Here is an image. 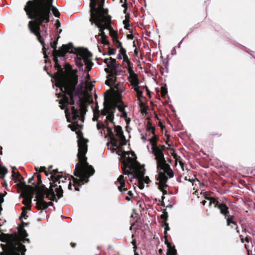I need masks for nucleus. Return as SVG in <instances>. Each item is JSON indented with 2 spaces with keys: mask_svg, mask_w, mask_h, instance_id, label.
Segmentation results:
<instances>
[{
  "mask_svg": "<svg viewBox=\"0 0 255 255\" xmlns=\"http://www.w3.org/2000/svg\"><path fill=\"white\" fill-rule=\"evenodd\" d=\"M167 94V90L166 89H162L161 94H162V96L165 97Z\"/></svg>",
  "mask_w": 255,
  "mask_h": 255,
  "instance_id": "39",
  "label": "nucleus"
},
{
  "mask_svg": "<svg viewBox=\"0 0 255 255\" xmlns=\"http://www.w3.org/2000/svg\"><path fill=\"white\" fill-rule=\"evenodd\" d=\"M122 91V90H120V91L119 89H117L118 102L120 104V105L118 106H117V108L119 111L122 114V117H123L124 119H126L127 118V114L125 110V106L123 101L121 100Z\"/></svg>",
  "mask_w": 255,
  "mask_h": 255,
  "instance_id": "17",
  "label": "nucleus"
},
{
  "mask_svg": "<svg viewBox=\"0 0 255 255\" xmlns=\"http://www.w3.org/2000/svg\"><path fill=\"white\" fill-rule=\"evenodd\" d=\"M126 199L127 200H128V201H130V198L129 197H128V196H127V197H126Z\"/></svg>",
  "mask_w": 255,
  "mask_h": 255,
  "instance_id": "64",
  "label": "nucleus"
},
{
  "mask_svg": "<svg viewBox=\"0 0 255 255\" xmlns=\"http://www.w3.org/2000/svg\"><path fill=\"white\" fill-rule=\"evenodd\" d=\"M160 218L162 219L165 223L167 221L168 219V213L165 210H164L163 214L160 216Z\"/></svg>",
  "mask_w": 255,
  "mask_h": 255,
  "instance_id": "27",
  "label": "nucleus"
},
{
  "mask_svg": "<svg viewBox=\"0 0 255 255\" xmlns=\"http://www.w3.org/2000/svg\"><path fill=\"white\" fill-rule=\"evenodd\" d=\"M158 177L157 178V180L159 181V183L158 184V189L161 191L164 190L165 188L167 187L166 185V182L168 180V175L167 172L165 170H158Z\"/></svg>",
  "mask_w": 255,
  "mask_h": 255,
  "instance_id": "15",
  "label": "nucleus"
},
{
  "mask_svg": "<svg viewBox=\"0 0 255 255\" xmlns=\"http://www.w3.org/2000/svg\"><path fill=\"white\" fill-rule=\"evenodd\" d=\"M45 169H46L45 167H44V166H41V167H40V168L39 171H40V172H44L45 173L46 175H47V172H46V171L45 170Z\"/></svg>",
  "mask_w": 255,
  "mask_h": 255,
  "instance_id": "43",
  "label": "nucleus"
},
{
  "mask_svg": "<svg viewBox=\"0 0 255 255\" xmlns=\"http://www.w3.org/2000/svg\"><path fill=\"white\" fill-rule=\"evenodd\" d=\"M53 0H30L27 1L24 10L27 16H60L58 9L52 4Z\"/></svg>",
  "mask_w": 255,
  "mask_h": 255,
  "instance_id": "4",
  "label": "nucleus"
},
{
  "mask_svg": "<svg viewBox=\"0 0 255 255\" xmlns=\"http://www.w3.org/2000/svg\"><path fill=\"white\" fill-rule=\"evenodd\" d=\"M128 73L129 74V75L134 78L135 84L136 85H137L139 84V83L136 77V75L134 73V71L131 69H128Z\"/></svg>",
  "mask_w": 255,
  "mask_h": 255,
  "instance_id": "20",
  "label": "nucleus"
},
{
  "mask_svg": "<svg viewBox=\"0 0 255 255\" xmlns=\"http://www.w3.org/2000/svg\"><path fill=\"white\" fill-rule=\"evenodd\" d=\"M99 118V112L98 113H96V112H94V118L93 119V121H97Z\"/></svg>",
  "mask_w": 255,
  "mask_h": 255,
  "instance_id": "34",
  "label": "nucleus"
},
{
  "mask_svg": "<svg viewBox=\"0 0 255 255\" xmlns=\"http://www.w3.org/2000/svg\"><path fill=\"white\" fill-rule=\"evenodd\" d=\"M156 138L155 137V135L153 136L151 138H149L148 139V141H149L150 143L151 144L152 146V148H153L156 146H157V144L156 142Z\"/></svg>",
  "mask_w": 255,
  "mask_h": 255,
  "instance_id": "23",
  "label": "nucleus"
},
{
  "mask_svg": "<svg viewBox=\"0 0 255 255\" xmlns=\"http://www.w3.org/2000/svg\"><path fill=\"white\" fill-rule=\"evenodd\" d=\"M56 86L59 88L62 94V99L59 101V107L65 109L68 122L71 123L68 127L72 130L81 129L84 121L85 107L82 104L81 96L83 94L84 82L83 80L77 86V75L69 78L63 75L57 80Z\"/></svg>",
  "mask_w": 255,
  "mask_h": 255,
  "instance_id": "1",
  "label": "nucleus"
},
{
  "mask_svg": "<svg viewBox=\"0 0 255 255\" xmlns=\"http://www.w3.org/2000/svg\"><path fill=\"white\" fill-rule=\"evenodd\" d=\"M143 187H144V184L143 183H141V184H139V188L140 189L143 188Z\"/></svg>",
  "mask_w": 255,
  "mask_h": 255,
  "instance_id": "59",
  "label": "nucleus"
},
{
  "mask_svg": "<svg viewBox=\"0 0 255 255\" xmlns=\"http://www.w3.org/2000/svg\"><path fill=\"white\" fill-rule=\"evenodd\" d=\"M165 244L167 245L168 248H171V245L168 243L167 239L166 238L165 239Z\"/></svg>",
  "mask_w": 255,
  "mask_h": 255,
  "instance_id": "48",
  "label": "nucleus"
},
{
  "mask_svg": "<svg viewBox=\"0 0 255 255\" xmlns=\"http://www.w3.org/2000/svg\"><path fill=\"white\" fill-rule=\"evenodd\" d=\"M107 73V78L105 83L110 86H114L118 89L117 86L118 76H123L125 72L124 68L119 63H117L115 59H111V62L107 68L105 69Z\"/></svg>",
  "mask_w": 255,
  "mask_h": 255,
  "instance_id": "6",
  "label": "nucleus"
},
{
  "mask_svg": "<svg viewBox=\"0 0 255 255\" xmlns=\"http://www.w3.org/2000/svg\"><path fill=\"white\" fill-rule=\"evenodd\" d=\"M175 53H176L175 49V48H174L173 50H172L171 53H172V54H175Z\"/></svg>",
  "mask_w": 255,
  "mask_h": 255,
  "instance_id": "61",
  "label": "nucleus"
},
{
  "mask_svg": "<svg viewBox=\"0 0 255 255\" xmlns=\"http://www.w3.org/2000/svg\"><path fill=\"white\" fill-rule=\"evenodd\" d=\"M21 235L22 236H23V237H24V238H26V237L28 236V234H27V233H26V231L25 230H23L21 231Z\"/></svg>",
  "mask_w": 255,
  "mask_h": 255,
  "instance_id": "41",
  "label": "nucleus"
},
{
  "mask_svg": "<svg viewBox=\"0 0 255 255\" xmlns=\"http://www.w3.org/2000/svg\"><path fill=\"white\" fill-rule=\"evenodd\" d=\"M228 218H230V220H232V219H233L234 216H229Z\"/></svg>",
  "mask_w": 255,
  "mask_h": 255,
  "instance_id": "63",
  "label": "nucleus"
},
{
  "mask_svg": "<svg viewBox=\"0 0 255 255\" xmlns=\"http://www.w3.org/2000/svg\"><path fill=\"white\" fill-rule=\"evenodd\" d=\"M213 198L214 197H208V196H207L205 197V198L206 200L209 201L210 202L213 200Z\"/></svg>",
  "mask_w": 255,
  "mask_h": 255,
  "instance_id": "46",
  "label": "nucleus"
},
{
  "mask_svg": "<svg viewBox=\"0 0 255 255\" xmlns=\"http://www.w3.org/2000/svg\"><path fill=\"white\" fill-rule=\"evenodd\" d=\"M55 26H56V28H57V29H58L59 27H60L61 24H60V21H59V20L57 19V20H56V22H55Z\"/></svg>",
  "mask_w": 255,
  "mask_h": 255,
  "instance_id": "42",
  "label": "nucleus"
},
{
  "mask_svg": "<svg viewBox=\"0 0 255 255\" xmlns=\"http://www.w3.org/2000/svg\"><path fill=\"white\" fill-rule=\"evenodd\" d=\"M131 244L133 246V249H134V251L136 249V242L135 240H132V241L131 242Z\"/></svg>",
  "mask_w": 255,
  "mask_h": 255,
  "instance_id": "40",
  "label": "nucleus"
},
{
  "mask_svg": "<svg viewBox=\"0 0 255 255\" xmlns=\"http://www.w3.org/2000/svg\"><path fill=\"white\" fill-rule=\"evenodd\" d=\"M176 254L177 251L175 247H173L172 249H169L167 252V255H176Z\"/></svg>",
  "mask_w": 255,
  "mask_h": 255,
  "instance_id": "26",
  "label": "nucleus"
},
{
  "mask_svg": "<svg viewBox=\"0 0 255 255\" xmlns=\"http://www.w3.org/2000/svg\"><path fill=\"white\" fill-rule=\"evenodd\" d=\"M78 55L79 56H77L75 58L76 65L79 68L80 70L83 71V64H85L84 72L86 71L87 72L85 77L86 82H88L90 80V75L88 73L93 65V63L90 59L92 56V54L87 49H81Z\"/></svg>",
  "mask_w": 255,
  "mask_h": 255,
  "instance_id": "10",
  "label": "nucleus"
},
{
  "mask_svg": "<svg viewBox=\"0 0 255 255\" xmlns=\"http://www.w3.org/2000/svg\"><path fill=\"white\" fill-rule=\"evenodd\" d=\"M57 44V40L56 41H51L50 45L52 48L53 49L52 51V55L53 56V60L55 62V66L57 70L62 71L61 66L59 64L58 58L59 56L64 57L65 54L67 53H73L77 54L76 57L79 56V52L81 49H78L75 48L72 43H69L68 44L63 45L62 47H60L58 50L57 49L56 45Z\"/></svg>",
  "mask_w": 255,
  "mask_h": 255,
  "instance_id": "7",
  "label": "nucleus"
},
{
  "mask_svg": "<svg viewBox=\"0 0 255 255\" xmlns=\"http://www.w3.org/2000/svg\"><path fill=\"white\" fill-rule=\"evenodd\" d=\"M115 184L117 186L120 191L123 192L127 191V188H125V181L123 175H120L115 182Z\"/></svg>",
  "mask_w": 255,
  "mask_h": 255,
  "instance_id": "18",
  "label": "nucleus"
},
{
  "mask_svg": "<svg viewBox=\"0 0 255 255\" xmlns=\"http://www.w3.org/2000/svg\"><path fill=\"white\" fill-rule=\"evenodd\" d=\"M232 221L230 220L229 218H228L227 219V226H230V224L232 223V222H231Z\"/></svg>",
  "mask_w": 255,
  "mask_h": 255,
  "instance_id": "47",
  "label": "nucleus"
},
{
  "mask_svg": "<svg viewBox=\"0 0 255 255\" xmlns=\"http://www.w3.org/2000/svg\"><path fill=\"white\" fill-rule=\"evenodd\" d=\"M159 147L161 148V149H162V151L163 152V150L165 149V145H162L160 146Z\"/></svg>",
  "mask_w": 255,
  "mask_h": 255,
  "instance_id": "54",
  "label": "nucleus"
},
{
  "mask_svg": "<svg viewBox=\"0 0 255 255\" xmlns=\"http://www.w3.org/2000/svg\"><path fill=\"white\" fill-rule=\"evenodd\" d=\"M72 184L71 181H69V184H68V188L69 189H71Z\"/></svg>",
  "mask_w": 255,
  "mask_h": 255,
  "instance_id": "56",
  "label": "nucleus"
},
{
  "mask_svg": "<svg viewBox=\"0 0 255 255\" xmlns=\"http://www.w3.org/2000/svg\"><path fill=\"white\" fill-rule=\"evenodd\" d=\"M19 248V252L21 254H23L24 253V252L26 251V249L25 248V247L24 245L20 244L18 246Z\"/></svg>",
  "mask_w": 255,
  "mask_h": 255,
  "instance_id": "28",
  "label": "nucleus"
},
{
  "mask_svg": "<svg viewBox=\"0 0 255 255\" xmlns=\"http://www.w3.org/2000/svg\"><path fill=\"white\" fill-rule=\"evenodd\" d=\"M151 149L152 153L155 156V160L156 161L157 172H158V170H165L169 177L172 178L174 176L173 171L170 166L166 163L162 149L157 145Z\"/></svg>",
  "mask_w": 255,
  "mask_h": 255,
  "instance_id": "12",
  "label": "nucleus"
},
{
  "mask_svg": "<svg viewBox=\"0 0 255 255\" xmlns=\"http://www.w3.org/2000/svg\"><path fill=\"white\" fill-rule=\"evenodd\" d=\"M97 128L98 130H100L102 128L101 133H102L104 132L105 134H106L105 128L107 129V125L105 126L103 123L100 124V123H98L97 124Z\"/></svg>",
  "mask_w": 255,
  "mask_h": 255,
  "instance_id": "21",
  "label": "nucleus"
},
{
  "mask_svg": "<svg viewBox=\"0 0 255 255\" xmlns=\"http://www.w3.org/2000/svg\"><path fill=\"white\" fill-rule=\"evenodd\" d=\"M127 0H120L121 2L123 3V4H122V5L123 7H124L125 8V10H127V5L126 3Z\"/></svg>",
  "mask_w": 255,
  "mask_h": 255,
  "instance_id": "35",
  "label": "nucleus"
},
{
  "mask_svg": "<svg viewBox=\"0 0 255 255\" xmlns=\"http://www.w3.org/2000/svg\"><path fill=\"white\" fill-rule=\"evenodd\" d=\"M126 19L123 21V23L125 25V28L127 29L130 30V25L129 24V18L130 17H125Z\"/></svg>",
  "mask_w": 255,
  "mask_h": 255,
  "instance_id": "24",
  "label": "nucleus"
},
{
  "mask_svg": "<svg viewBox=\"0 0 255 255\" xmlns=\"http://www.w3.org/2000/svg\"><path fill=\"white\" fill-rule=\"evenodd\" d=\"M111 59H113V58L110 57V58H106L104 59V62L107 64V66L111 62Z\"/></svg>",
  "mask_w": 255,
  "mask_h": 255,
  "instance_id": "36",
  "label": "nucleus"
},
{
  "mask_svg": "<svg viewBox=\"0 0 255 255\" xmlns=\"http://www.w3.org/2000/svg\"><path fill=\"white\" fill-rule=\"evenodd\" d=\"M213 204L214 207L217 208H221V204L219 203L218 201L215 198L210 202V205Z\"/></svg>",
  "mask_w": 255,
  "mask_h": 255,
  "instance_id": "22",
  "label": "nucleus"
},
{
  "mask_svg": "<svg viewBox=\"0 0 255 255\" xmlns=\"http://www.w3.org/2000/svg\"><path fill=\"white\" fill-rule=\"evenodd\" d=\"M46 205L47 206V208L48 207V206H52L53 205V203L52 202H49V203H47L46 202Z\"/></svg>",
  "mask_w": 255,
  "mask_h": 255,
  "instance_id": "50",
  "label": "nucleus"
},
{
  "mask_svg": "<svg viewBox=\"0 0 255 255\" xmlns=\"http://www.w3.org/2000/svg\"><path fill=\"white\" fill-rule=\"evenodd\" d=\"M128 195L129 196H133V193H132V192L131 191H128Z\"/></svg>",
  "mask_w": 255,
  "mask_h": 255,
  "instance_id": "52",
  "label": "nucleus"
},
{
  "mask_svg": "<svg viewBox=\"0 0 255 255\" xmlns=\"http://www.w3.org/2000/svg\"><path fill=\"white\" fill-rule=\"evenodd\" d=\"M120 53H121V54L123 55V56L124 57H126V58H128V57H127V56L126 55V50L123 47H121V48H120Z\"/></svg>",
  "mask_w": 255,
  "mask_h": 255,
  "instance_id": "33",
  "label": "nucleus"
},
{
  "mask_svg": "<svg viewBox=\"0 0 255 255\" xmlns=\"http://www.w3.org/2000/svg\"><path fill=\"white\" fill-rule=\"evenodd\" d=\"M183 39H182L181 41L179 43L178 45V47L179 48L180 47V45L183 41Z\"/></svg>",
  "mask_w": 255,
  "mask_h": 255,
  "instance_id": "62",
  "label": "nucleus"
},
{
  "mask_svg": "<svg viewBox=\"0 0 255 255\" xmlns=\"http://www.w3.org/2000/svg\"><path fill=\"white\" fill-rule=\"evenodd\" d=\"M33 178H34V177L32 176V177L30 178L29 179H28V183H32L33 185H34V183H32V181L33 180Z\"/></svg>",
  "mask_w": 255,
  "mask_h": 255,
  "instance_id": "49",
  "label": "nucleus"
},
{
  "mask_svg": "<svg viewBox=\"0 0 255 255\" xmlns=\"http://www.w3.org/2000/svg\"><path fill=\"white\" fill-rule=\"evenodd\" d=\"M128 156H125L122 162V168L123 173L128 176L130 174L131 181L132 179H137L139 181L144 179L145 183H148L150 181L148 176L144 177L145 169L140 163L136 160V156L134 152H131L132 157L129 156V154L127 153Z\"/></svg>",
  "mask_w": 255,
  "mask_h": 255,
  "instance_id": "5",
  "label": "nucleus"
},
{
  "mask_svg": "<svg viewBox=\"0 0 255 255\" xmlns=\"http://www.w3.org/2000/svg\"><path fill=\"white\" fill-rule=\"evenodd\" d=\"M164 225L165 226V228L164 233L165 235H166L167 234V231H169L170 230V228L168 226V224L167 223H165Z\"/></svg>",
  "mask_w": 255,
  "mask_h": 255,
  "instance_id": "38",
  "label": "nucleus"
},
{
  "mask_svg": "<svg viewBox=\"0 0 255 255\" xmlns=\"http://www.w3.org/2000/svg\"><path fill=\"white\" fill-rule=\"evenodd\" d=\"M90 16H111L108 9L104 7L105 0H90Z\"/></svg>",
  "mask_w": 255,
  "mask_h": 255,
  "instance_id": "13",
  "label": "nucleus"
},
{
  "mask_svg": "<svg viewBox=\"0 0 255 255\" xmlns=\"http://www.w3.org/2000/svg\"><path fill=\"white\" fill-rule=\"evenodd\" d=\"M147 130L149 131H151L152 134H154L155 128L153 127L151 125H149L147 127Z\"/></svg>",
  "mask_w": 255,
  "mask_h": 255,
  "instance_id": "32",
  "label": "nucleus"
},
{
  "mask_svg": "<svg viewBox=\"0 0 255 255\" xmlns=\"http://www.w3.org/2000/svg\"><path fill=\"white\" fill-rule=\"evenodd\" d=\"M104 104L105 107L101 111V114L106 116L105 122L107 123V135L110 138L113 146L118 147L126 138L122 127L115 125L114 122V114L117 107L114 105L105 106V102Z\"/></svg>",
  "mask_w": 255,
  "mask_h": 255,
  "instance_id": "3",
  "label": "nucleus"
},
{
  "mask_svg": "<svg viewBox=\"0 0 255 255\" xmlns=\"http://www.w3.org/2000/svg\"><path fill=\"white\" fill-rule=\"evenodd\" d=\"M28 18L32 19L28 22V28L31 32L37 36V40L41 44L43 47V53L45 57L47 49L43 38L40 34V26H43L45 23H48L49 21V17H28Z\"/></svg>",
  "mask_w": 255,
  "mask_h": 255,
  "instance_id": "8",
  "label": "nucleus"
},
{
  "mask_svg": "<svg viewBox=\"0 0 255 255\" xmlns=\"http://www.w3.org/2000/svg\"><path fill=\"white\" fill-rule=\"evenodd\" d=\"M185 179L187 180L186 177L185 178ZM196 180H197V179H188V180L191 182H193L195 181Z\"/></svg>",
  "mask_w": 255,
  "mask_h": 255,
  "instance_id": "51",
  "label": "nucleus"
},
{
  "mask_svg": "<svg viewBox=\"0 0 255 255\" xmlns=\"http://www.w3.org/2000/svg\"><path fill=\"white\" fill-rule=\"evenodd\" d=\"M220 210V213L226 217L228 216L229 213L228 207L224 203H221V208H218Z\"/></svg>",
  "mask_w": 255,
  "mask_h": 255,
  "instance_id": "19",
  "label": "nucleus"
},
{
  "mask_svg": "<svg viewBox=\"0 0 255 255\" xmlns=\"http://www.w3.org/2000/svg\"><path fill=\"white\" fill-rule=\"evenodd\" d=\"M61 173H62L61 172L59 173L57 169L53 170L51 173V178L52 180L54 181V178L53 177H52V175L57 176L58 175V174H61Z\"/></svg>",
  "mask_w": 255,
  "mask_h": 255,
  "instance_id": "30",
  "label": "nucleus"
},
{
  "mask_svg": "<svg viewBox=\"0 0 255 255\" xmlns=\"http://www.w3.org/2000/svg\"><path fill=\"white\" fill-rule=\"evenodd\" d=\"M27 208L25 207H23L22 208V212L21 213V215L22 216H25L27 213Z\"/></svg>",
  "mask_w": 255,
  "mask_h": 255,
  "instance_id": "37",
  "label": "nucleus"
},
{
  "mask_svg": "<svg viewBox=\"0 0 255 255\" xmlns=\"http://www.w3.org/2000/svg\"><path fill=\"white\" fill-rule=\"evenodd\" d=\"M123 56V55L121 54V53H119L118 55V58H119V59H122Z\"/></svg>",
  "mask_w": 255,
  "mask_h": 255,
  "instance_id": "53",
  "label": "nucleus"
},
{
  "mask_svg": "<svg viewBox=\"0 0 255 255\" xmlns=\"http://www.w3.org/2000/svg\"><path fill=\"white\" fill-rule=\"evenodd\" d=\"M36 176L38 179V183L39 185H40L42 183V181L41 180V176L39 174H37Z\"/></svg>",
  "mask_w": 255,
  "mask_h": 255,
  "instance_id": "44",
  "label": "nucleus"
},
{
  "mask_svg": "<svg viewBox=\"0 0 255 255\" xmlns=\"http://www.w3.org/2000/svg\"><path fill=\"white\" fill-rule=\"evenodd\" d=\"M114 42L116 45V46L118 47V48H121V47H122V42H121L117 37H115L114 39Z\"/></svg>",
  "mask_w": 255,
  "mask_h": 255,
  "instance_id": "29",
  "label": "nucleus"
},
{
  "mask_svg": "<svg viewBox=\"0 0 255 255\" xmlns=\"http://www.w3.org/2000/svg\"><path fill=\"white\" fill-rule=\"evenodd\" d=\"M146 135H147V134H146V135L142 136L141 139L143 140V141H144L146 140Z\"/></svg>",
  "mask_w": 255,
  "mask_h": 255,
  "instance_id": "55",
  "label": "nucleus"
},
{
  "mask_svg": "<svg viewBox=\"0 0 255 255\" xmlns=\"http://www.w3.org/2000/svg\"><path fill=\"white\" fill-rule=\"evenodd\" d=\"M128 37L129 39H132L133 38V35L132 34H128Z\"/></svg>",
  "mask_w": 255,
  "mask_h": 255,
  "instance_id": "57",
  "label": "nucleus"
},
{
  "mask_svg": "<svg viewBox=\"0 0 255 255\" xmlns=\"http://www.w3.org/2000/svg\"><path fill=\"white\" fill-rule=\"evenodd\" d=\"M245 241L247 243H249V238L248 237H246Z\"/></svg>",
  "mask_w": 255,
  "mask_h": 255,
  "instance_id": "60",
  "label": "nucleus"
},
{
  "mask_svg": "<svg viewBox=\"0 0 255 255\" xmlns=\"http://www.w3.org/2000/svg\"><path fill=\"white\" fill-rule=\"evenodd\" d=\"M56 195V194H55L54 189L51 186L50 189H48L44 185H42L41 189L37 191L35 197L37 209L38 210H43L47 208V206L46 205V202L44 200L45 195H46V198L48 200H55L57 202Z\"/></svg>",
  "mask_w": 255,
  "mask_h": 255,
  "instance_id": "11",
  "label": "nucleus"
},
{
  "mask_svg": "<svg viewBox=\"0 0 255 255\" xmlns=\"http://www.w3.org/2000/svg\"><path fill=\"white\" fill-rule=\"evenodd\" d=\"M161 191L162 192L163 195H166L167 194V191L165 189Z\"/></svg>",
  "mask_w": 255,
  "mask_h": 255,
  "instance_id": "58",
  "label": "nucleus"
},
{
  "mask_svg": "<svg viewBox=\"0 0 255 255\" xmlns=\"http://www.w3.org/2000/svg\"><path fill=\"white\" fill-rule=\"evenodd\" d=\"M78 142V152L77 157L79 162L76 163L74 174L79 178H74L71 176L72 178L75 190L79 191L78 186L82 185L85 183L89 181V178L94 174L95 170L92 166L90 165L87 161L86 154L87 152L88 140L85 139L82 135L79 137Z\"/></svg>",
  "mask_w": 255,
  "mask_h": 255,
  "instance_id": "2",
  "label": "nucleus"
},
{
  "mask_svg": "<svg viewBox=\"0 0 255 255\" xmlns=\"http://www.w3.org/2000/svg\"><path fill=\"white\" fill-rule=\"evenodd\" d=\"M89 21L92 24H95L99 28L100 32L95 35V38L97 39L99 36H101L102 43L104 45L109 44V42L106 39L107 36L104 30L108 29L111 33L115 32L111 25V17H91Z\"/></svg>",
  "mask_w": 255,
  "mask_h": 255,
  "instance_id": "9",
  "label": "nucleus"
},
{
  "mask_svg": "<svg viewBox=\"0 0 255 255\" xmlns=\"http://www.w3.org/2000/svg\"><path fill=\"white\" fill-rule=\"evenodd\" d=\"M134 90L136 92L138 98L142 97V92L139 90V87H135Z\"/></svg>",
  "mask_w": 255,
  "mask_h": 255,
  "instance_id": "31",
  "label": "nucleus"
},
{
  "mask_svg": "<svg viewBox=\"0 0 255 255\" xmlns=\"http://www.w3.org/2000/svg\"><path fill=\"white\" fill-rule=\"evenodd\" d=\"M52 177L54 178L53 182L50 183V185L54 189L56 195L58 198H60L63 197V191L62 188V185H58L61 182H65V180H67V177L63 176L62 173L61 174H58L57 176L52 175Z\"/></svg>",
  "mask_w": 255,
  "mask_h": 255,
  "instance_id": "14",
  "label": "nucleus"
},
{
  "mask_svg": "<svg viewBox=\"0 0 255 255\" xmlns=\"http://www.w3.org/2000/svg\"><path fill=\"white\" fill-rule=\"evenodd\" d=\"M18 176L20 178V182H21L24 186V188L27 190V194L29 195V198L28 199H24L22 201V203L24 205H26L28 204L31 203V200L34 195V190L32 186L30 185H27L25 181H24V178L20 176L19 174H18Z\"/></svg>",
  "mask_w": 255,
  "mask_h": 255,
  "instance_id": "16",
  "label": "nucleus"
},
{
  "mask_svg": "<svg viewBox=\"0 0 255 255\" xmlns=\"http://www.w3.org/2000/svg\"><path fill=\"white\" fill-rule=\"evenodd\" d=\"M0 246H1V248L2 249L3 251H5L7 249V246L6 245L1 244Z\"/></svg>",
  "mask_w": 255,
  "mask_h": 255,
  "instance_id": "45",
  "label": "nucleus"
},
{
  "mask_svg": "<svg viewBox=\"0 0 255 255\" xmlns=\"http://www.w3.org/2000/svg\"><path fill=\"white\" fill-rule=\"evenodd\" d=\"M7 173V169L4 166H0V175L3 178Z\"/></svg>",
  "mask_w": 255,
  "mask_h": 255,
  "instance_id": "25",
  "label": "nucleus"
}]
</instances>
